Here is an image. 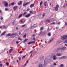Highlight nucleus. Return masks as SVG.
Wrapping results in <instances>:
<instances>
[{"label": "nucleus", "instance_id": "f257e3e1", "mask_svg": "<svg viewBox=\"0 0 67 67\" xmlns=\"http://www.w3.org/2000/svg\"><path fill=\"white\" fill-rule=\"evenodd\" d=\"M67 38V35H65L62 36L61 37V39L62 40H65Z\"/></svg>", "mask_w": 67, "mask_h": 67}, {"label": "nucleus", "instance_id": "f03ea898", "mask_svg": "<svg viewBox=\"0 0 67 67\" xmlns=\"http://www.w3.org/2000/svg\"><path fill=\"white\" fill-rule=\"evenodd\" d=\"M48 62L47 60L46 59H45L44 60V66H46L47 65V63H48Z\"/></svg>", "mask_w": 67, "mask_h": 67}, {"label": "nucleus", "instance_id": "7ed1b4c3", "mask_svg": "<svg viewBox=\"0 0 67 67\" xmlns=\"http://www.w3.org/2000/svg\"><path fill=\"white\" fill-rule=\"evenodd\" d=\"M30 2H27L26 3H24L23 4V7H25L26 5H28L29 4H30Z\"/></svg>", "mask_w": 67, "mask_h": 67}, {"label": "nucleus", "instance_id": "20e7f679", "mask_svg": "<svg viewBox=\"0 0 67 67\" xmlns=\"http://www.w3.org/2000/svg\"><path fill=\"white\" fill-rule=\"evenodd\" d=\"M53 59V60H56L57 59V57L56 55H53L52 57Z\"/></svg>", "mask_w": 67, "mask_h": 67}, {"label": "nucleus", "instance_id": "39448f33", "mask_svg": "<svg viewBox=\"0 0 67 67\" xmlns=\"http://www.w3.org/2000/svg\"><path fill=\"white\" fill-rule=\"evenodd\" d=\"M25 16L26 18H29V17H30V16H31V14L29 13Z\"/></svg>", "mask_w": 67, "mask_h": 67}, {"label": "nucleus", "instance_id": "423d86ee", "mask_svg": "<svg viewBox=\"0 0 67 67\" xmlns=\"http://www.w3.org/2000/svg\"><path fill=\"white\" fill-rule=\"evenodd\" d=\"M62 53H58L56 54V56H62Z\"/></svg>", "mask_w": 67, "mask_h": 67}, {"label": "nucleus", "instance_id": "0eeeda50", "mask_svg": "<svg viewBox=\"0 0 67 67\" xmlns=\"http://www.w3.org/2000/svg\"><path fill=\"white\" fill-rule=\"evenodd\" d=\"M61 48V51H64L66 49V47H63Z\"/></svg>", "mask_w": 67, "mask_h": 67}, {"label": "nucleus", "instance_id": "6e6552de", "mask_svg": "<svg viewBox=\"0 0 67 67\" xmlns=\"http://www.w3.org/2000/svg\"><path fill=\"white\" fill-rule=\"evenodd\" d=\"M32 43H34V44H35V42L34 41L28 43H27V44L30 45V44H32Z\"/></svg>", "mask_w": 67, "mask_h": 67}, {"label": "nucleus", "instance_id": "1a4fd4ad", "mask_svg": "<svg viewBox=\"0 0 67 67\" xmlns=\"http://www.w3.org/2000/svg\"><path fill=\"white\" fill-rule=\"evenodd\" d=\"M18 8V6H14L13 7V9L15 10V11L16 9H17V8Z\"/></svg>", "mask_w": 67, "mask_h": 67}, {"label": "nucleus", "instance_id": "9d476101", "mask_svg": "<svg viewBox=\"0 0 67 67\" xmlns=\"http://www.w3.org/2000/svg\"><path fill=\"white\" fill-rule=\"evenodd\" d=\"M47 1L44 2V5L45 7H46L47 6Z\"/></svg>", "mask_w": 67, "mask_h": 67}, {"label": "nucleus", "instance_id": "9b49d317", "mask_svg": "<svg viewBox=\"0 0 67 67\" xmlns=\"http://www.w3.org/2000/svg\"><path fill=\"white\" fill-rule=\"evenodd\" d=\"M22 2H23L22 1H20V2H19L18 3V4L19 5H21V4H22Z\"/></svg>", "mask_w": 67, "mask_h": 67}, {"label": "nucleus", "instance_id": "f8f14e48", "mask_svg": "<svg viewBox=\"0 0 67 67\" xmlns=\"http://www.w3.org/2000/svg\"><path fill=\"white\" fill-rule=\"evenodd\" d=\"M43 57H44L43 56H41L39 57V59L40 60H42V59L43 58Z\"/></svg>", "mask_w": 67, "mask_h": 67}, {"label": "nucleus", "instance_id": "ddd939ff", "mask_svg": "<svg viewBox=\"0 0 67 67\" xmlns=\"http://www.w3.org/2000/svg\"><path fill=\"white\" fill-rule=\"evenodd\" d=\"M33 7H34V4H31L30 5V8H32Z\"/></svg>", "mask_w": 67, "mask_h": 67}, {"label": "nucleus", "instance_id": "4468645a", "mask_svg": "<svg viewBox=\"0 0 67 67\" xmlns=\"http://www.w3.org/2000/svg\"><path fill=\"white\" fill-rule=\"evenodd\" d=\"M4 5L6 7H7L8 6V3L7 2H6L5 4Z\"/></svg>", "mask_w": 67, "mask_h": 67}, {"label": "nucleus", "instance_id": "2eb2a0df", "mask_svg": "<svg viewBox=\"0 0 67 67\" xmlns=\"http://www.w3.org/2000/svg\"><path fill=\"white\" fill-rule=\"evenodd\" d=\"M14 35L15 36H16V34L14 33V34H13L11 35V36H13V35Z\"/></svg>", "mask_w": 67, "mask_h": 67}, {"label": "nucleus", "instance_id": "dca6fc26", "mask_svg": "<svg viewBox=\"0 0 67 67\" xmlns=\"http://www.w3.org/2000/svg\"><path fill=\"white\" fill-rule=\"evenodd\" d=\"M62 59H66L67 58V57L66 56H63L62 57Z\"/></svg>", "mask_w": 67, "mask_h": 67}, {"label": "nucleus", "instance_id": "f3484780", "mask_svg": "<svg viewBox=\"0 0 67 67\" xmlns=\"http://www.w3.org/2000/svg\"><path fill=\"white\" fill-rule=\"evenodd\" d=\"M45 22H48V23H49L50 22V20H49L47 19L45 21Z\"/></svg>", "mask_w": 67, "mask_h": 67}, {"label": "nucleus", "instance_id": "a211bd4d", "mask_svg": "<svg viewBox=\"0 0 67 67\" xmlns=\"http://www.w3.org/2000/svg\"><path fill=\"white\" fill-rule=\"evenodd\" d=\"M26 13H27L26 12H25L23 14V16H25V15L26 14Z\"/></svg>", "mask_w": 67, "mask_h": 67}, {"label": "nucleus", "instance_id": "6ab92c4d", "mask_svg": "<svg viewBox=\"0 0 67 67\" xmlns=\"http://www.w3.org/2000/svg\"><path fill=\"white\" fill-rule=\"evenodd\" d=\"M11 34L9 33L8 34V35H6V36H11Z\"/></svg>", "mask_w": 67, "mask_h": 67}, {"label": "nucleus", "instance_id": "aec40b11", "mask_svg": "<svg viewBox=\"0 0 67 67\" xmlns=\"http://www.w3.org/2000/svg\"><path fill=\"white\" fill-rule=\"evenodd\" d=\"M22 15H23V14H21L19 16L18 18H21V17L22 16Z\"/></svg>", "mask_w": 67, "mask_h": 67}, {"label": "nucleus", "instance_id": "412c9836", "mask_svg": "<svg viewBox=\"0 0 67 67\" xmlns=\"http://www.w3.org/2000/svg\"><path fill=\"white\" fill-rule=\"evenodd\" d=\"M5 34V31H4V32L1 35V36H2V35H4Z\"/></svg>", "mask_w": 67, "mask_h": 67}, {"label": "nucleus", "instance_id": "4be33fe9", "mask_svg": "<svg viewBox=\"0 0 67 67\" xmlns=\"http://www.w3.org/2000/svg\"><path fill=\"white\" fill-rule=\"evenodd\" d=\"M36 27V26H31V27L30 28V29H32V28H33V27H34V28H35V27Z\"/></svg>", "mask_w": 67, "mask_h": 67}, {"label": "nucleus", "instance_id": "5701e85b", "mask_svg": "<svg viewBox=\"0 0 67 67\" xmlns=\"http://www.w3.org/2000/svg\"><path fill=\"white\" fill-rule=\"evenodd\" d=\"M38 67H43V64L39 65Z\"/></svg>", "mask_w": 67, "mask_h": 67}, {"label": "nucleus", "instance_id": "b1692460", "mask_svg": "<svg viewBox=\"0 0 67 67\" xmlns=\"http://www.w3.org/2000/svg\"><path fill=\"white\" fill-rule=\"evenodd\" d=\"M54 8H55V9L56 11H58V8L55 7Z\"/></svg>", "mask_w": 67, "mask_h": 67}, {"label": "nucleus", "instance_id": "393cba45", "mask_svg": "<svg viewBox=\"0 0 67 67\" xmlns=\"http://www.w3.org/2000/svg\"><path fill=\"white\" fill-rule=\"evenodd\" d=\"M44 27H41L40 28V30H43L44 29Z\"/></svg>", "mask_w": 67, "mask_h": 67}, {"label": "nucleus", "instance_id": "a878e982", "mask_svg": "<svg viewBox=\"0 0 67 67\" xmlns=\"http://www.w3.org/2000/svg\"><path fill=\"white\" fill-rule=\"evenodd\" d=\"M48 36H51V33H48Z\"/></svg>", "mask_w": 67, "mask_h": 67}, {"label": "nucleus", "instance_id": "bb28decb", "mask_svg": "<svg viewBox=\"0 0 67 67\" xmlns=\"http://www.w3.org/2000/svg\"><path fill=\"white\" fill-rule=\"evenodd\" d=\"M12 50H13V49H11L9 50V52L10 53H11V52L12 51Z\"/></svg>", "mask_w": 67, "mask_h": 67}, {"label": "nucleus", "instance_id": "cd10ccee", "mask_svg": "<svg viewBox=\"0 0 67 67\" xmlns=\"http://www.w3.org/2000/svg\"><path fill=\"white\" fill-rule=\"evenodd\" d=\"M60 67H64V65L62 64L60 65Z\"/></svg>", "mask_w": 67, "mask_h": 67}, {"label": "nucleus", "instance_id": "c85d7f7f", "mask_svg": "<svg viewBox=\"0 0 67 67\" xmlns=\"http://www.w3.org/2000/svg\"><path fill=\"white\" fill-rule=\"evenodd\" d=\"M53 39H51V40L50 41H49V42H48V43H51V42L52 41H53Z\"/></svg>", "mask_w": 67, "mask_h": 67}, {"label": "nucleus", "instance_id": "c756f323", "mask_svg": "<svg viewBox=\"0 0 67 67\" xmlns=\"http://www.w3.org/2000/svg\"><path fill=\"white\" fill-rule=\"evenodd\" d=\"M7 66H8L9 65V62H7L6 63Z\"/></svg>", "mask_w": 67, "mask_h": 67}, {"label": "nucleus", "instance_id": "7c9ffc66", "mask_svg": "<svg viewBox=\"0 0 67 67\" xmlns=\"http://www.w3.org/2000/svg\"><path fill=\"white\" fill-rule=\"evenodd\" d=\"M27 40H28V39H25L24 41V42H26V41H27Z\"/></svg>", "mask_w": 67, "mask_h": 67}, {"label": "nucleus", "instance_id": "2f4dec72", "mask_svg": "<svg viewBox=\"0 0 67 67\" xmlns=\"http://www.w3.org/2000/svg\"><path fill=\"white\" fill-rule=\"evenodd\" d=\"M5 11H8V10H9V8H6L5 9Z\"/></svg>", "mask_w": 67, "mask_h": 67}, {"label": "nucleus", "instance_id": "473e14b6", "mask_svg": "<svg viewBox=\"0 0 67 67\" xmlns=\"http://www.w3.org/2000/svg\"><path fill=\"white\" fill-rule=\"evenodd\" d=\"M14 4V2H13V3H12L10 4V5H13Z\"/></svg>", "mask_w": 67, "mask_h": 67}, {"label": "nucleus", "instance_id": "72a5a7b5", "mask_svg": "<svg viewBox=\"0 0 67 67\" xmlns=\"http://www.w3.org/2000/svg\"><path fill=\"white\" fill-rule=\"evenodd\" d=\"M61 48H58L57 49V50L58 51H59V50H61Z\"/></svg>", "mask_w": 67, "mask_h": 67}, {"label": "nucleus", "instance_id": "f704fd0d", "mask_svg": "<svg viewBox=\"0 0 67 67\" xmlns=\"http://www.w3.org/2000/svg\"><path fill=\"white\" fill-rule=\"evenodd\" d=\"M29 63V60H27L25 63L26 65H27V64Z\"/></svg>", "mask_w": 67, "mask_h": 67}, {"label": "nucleus", "instance_id": "c9c22d12", "mask_svg": "<svg viewBox=\"0 0 67 67\" xmlns=\"http://www.w3.org/2000/svg\"><path fill=\"white\" fill-rule=\"evenodd\" d=\"M49 59L50 60H52V57H50V58Z\"/></svg>", "mask_w": 67, "mask_h": 67}, {"label": "nucleus", "instance_id": "e433bc0d", "mask_svg": "<svg viewBox=\"0 0 67 67\" xmlns=\"http://www.w3.org/2000/svg\"><path fill=\"white\" fill-rule=\"evenodd\" d=\"M42 3H43V2H42V1L40 3V5H42Z\"/></svg>", "mask_w": 67, "mask_h": 67}, {"label": "nucleus", "instance_id": "4c0bfd02", "mask_svg": "<svg viewBox=\"0 0 67 67\" xmlns=\"http://www.w3.org/2000/svg\"><path fill=\"white\" fill-rule=\"evenodd\" d=\"M45 15V13H43L42 15V16L43 17Z\"/></svg>", "mask_w": 67, "mask_h": 67}, {"label": "nucleus", "instance_id": "58836bf2", "mask_svg": "<svg viewBox=\"0 0 67 67\" xmlns=\"http://www.w3.org/2000/svg\"><path fill=\"white\" fill-rule=\"evenodd\" d=\"M51 24H54L55 25V24H55V22L52 23H51Z\"/></svg>", "mask_w": 67, "mask_h": 67}, {"label": "nucleus", "instance_id": "ea45409f", "mask_svg": "<svg viewBox=\"0 0 67 67\" xmlns=\"http://www.w3.org/2000/svg\"><path fill=\"white\" fill-rule=\"evenodd\" d=\"M58 7H59V5H57L55 7L57 8H58Z\"/></svg>", "mask_w": 67, "mask_h": 67}, {"label": "nucleus", "instance_id": "a19ab883", "mask_svg": "<svg viewBox=\"0 0 67 67\" xmlns=\"http://www.w3.org/2000/svg\"><path fill=\"white\" fill-rule=\"evenodd\" d=\"M18 40H20V41H22V39L20 38H18Z\"/></svg>", "mask_w": 67, "mask_h": 67}, {"label": "nucleus", "instance_id": "79ce46f5", "mask_svg": "<svg viewBox=\"0 0 67 67\" xmlns=\"http://www.w3.org/2000/svg\"><path fill=\"white\" fill-rule=\"evenodd\" d=\"M31 14H33V12L32 11H31L29 12Z\"/></svg>", "mask_w": 67, "mask_h": 67}, {"label": "nucleus", "instance_id": "37998d69", "mask_svg": "<svg viewBox=\"0 0 67 67\" xmlns=\"http://www.w3.org/2000/svg\"><path fill=\"white\" fill-rule=\"evenodd\" d=\"M57 43H58V44H59V43H60V41H57Z\"/></svg>", "mask_w": 67, "mask_h": 67}, {"label": "nucleus", "instance_id": "c03bdc74", "mask_svg": "<svg viewBox=\"0 0 67 67\" xmlns=\"http://www.w3.org/2000/svg\"><path fill=\"white\" fill-rule=\"evenodd\" d=\"M54 65L53 64H52V65H51V67H54Z\"/></svg>", "mask_w": 67, "mask_h": 67}, {"label": "nucleus", "instance_id": "a18cd8bd", "mask_svg": "<svg viewBox=\"0 0 67 67\" xmlns=\"http://www.w3.org/2000/svg\"><path fill=\"white\" fill-rule=\"evenodd\" d=\"M22 52H23L22 51H20L19 52V53H20V54H22Z\"/></svg>", "mask_w": 67, "mask_h": 67}, {"label": "nucleus", "instance_id": "49530a36", "mask_svg": "<svg viewBox=\"0 0 67 67\" xmlns=\"http://www.w3.org/2000/svg\"><path fill=\"white\" fill-rule=\"evenodd\" d=\"M26 11H30V8H28L26 10Z\"/></svg>", "mask_w": 67, "mask_h": 67}, {"label": "nucleus", "instance_id": "de8ad7c7", "mask_svg": "<svg viewBox=\"0 0 67 67\" xmlns=\"http://www.w3.org/2000/svg\"><path fill=\"white\" fill-rule=\"evenodd\" d=\"M3 29H4V28H5L6 27H5V26L4 25V26H3Z\"/></svg>", "mask_w": 67, "mask_h": 67}, {"label": "nucleus", "instance_id": "09e8293b", "mask_svg": "<svg viewBox=\"0 0 67 67\" xmlns=\"http://www.w3.org/2000/svg\"><path fill=\"white\" fill-rule=\"evenodd\" d=\"M26 56V55H25V56H23L22 57V58H25V56Z\"/></svg>", "mask_w": 67, "mask_h": 67}, {"label": "nucleus", "instance_id": "8fccbe9b", "mask_svg": "<svg viewBox=\"0 0 67 67\" xmlns=\"http://www.w3.org/2000/svg\"><path fill=\"white\" fill-rule=\"evenodd\" d=\"M23 38H25L26 37V35H25L23 37Z\"/></svg>", "mask_w": 67, "mask_h": 67}, {"label": "nucleus", "instance_id": "3c124183", "mask_svg": "<svg viewBox=\"0 0 67 67\" xmlns=\"http://www.w3.org/2000/svg\"><path fill=\"white\" fill-rule=\"evenodd\" d=\"M63 59L62 57H60L59 58V59Z\"/></svg>", "mask_w": 67, "mask_h": 67}, {"label": "nucleus", "instance_id": "603ef678", "mask_svg": "<svg viewBox=\"0 0 67 67\" xmlns=\"http://www.w3.org/2000/svg\"><path fill=\"white\" fill-rule=\"evenodd\" d=\"M32 40H33L34 41H35V38H33Z\"/></svg>", "mask_w": 67, "mask_h": 67}, {"label": "nucleus", "instance_id": "864d4df0", "mask_svg": "<svg viewBox=\"0 0 67 67\" xmlns=\"http://www.w3.org/2000/svg\"><path fill=\"white\" fill-rule=\"evenodd\" d=\"M53 64L54 65V66H56V65H57V64H56V63H54Z\"/></svg>", "mask_w": 67, "mask_h": 67}, {"label": "nucleus", "instance_id": "5fc2aeb1", "mask_svg": "<svg viewBox=\"0 0 67 67\" xmlns=\"http://www.w3.org/2000/svg\"><path fill=\"white\" fill-rule=\"evenodd\" d=\"M19 42L18 41H16V44H19Z\"/></svg>", "mask_w": 67, "mask_h": 67}, {"label": "nucleus", "instance_id": "6e6d98bb", "mask_svg": "<svg viewBox=\"0 0 67 67\" xmlns=\"http://www.w3.org/2000/svg\"><path fill=\"white\" fill-rule=\"evenodd\" d=\"M25 26V25H22V27H24Z\"/></svg>", "mask_w": 67, "mask_h": 67}, {"label": "nucleus", "instance_id": "4d7b16f0", "mask_svg": "<svg viewBox=\"0 0 67 67\" xmlns=\"http://www.w3.org/2000/svg\"><path fill=\"white\" fill-rule=\"evenodd\" d=\"M32 36L33 37H35V35H33Z\"/></svg>", "mask_w": 67, "mask_h": 67}, {"label": "nucleus", "instance_id": "13d9d810", "mask_svg": "<svg viewBox=\"0 0 67 67\" xmlns=\"http://www.w3.org/2000/svg\"><path fill=\"white\" fill-rule=\"evenodd\" d=\"M27 64H26L25 63V64L23 66L24 67H25V66H26V65Z\"/></svg>", "mask_w": 67, "mask_h": 67}, {"label": "nucleus", "instance_id": "bf43d9fd", "mask_svg": "<svg viewBox=\"0 0 67 67\" xmlns=\"http://www.w3.org/2000/svg\"><path fill=\"white\" fill-rule=\"evenodd\" d=\"M18 58L19 59V60H20L21 59V58L20 57H18Z\"/></svg>", "mask_w": 67, "mask_h": 67}, {"label": "nucleus", "instance_id": "052dcab7", "mask_svg": "<svg viewBox=\"0 0 67 67\" xmlns=\"http://www.w3.org/2000/svg\"><path fill=\"white\" fill-rule=\"evenodd\" d=\"M32 52H33V51H30V54H32Z\"/></svg>", "mask_w": 67, "mask_h": 67}, {"label": "nucleus", "instance_id": "680f3d73", "mask_svg": "<svg viewBox=\"0 0 67 67\" xmlns=\"http://www.w3.org/2000/svg\"><path fill=\"white\" fill-rule=\"evenodd\" d=\"M59 28V27H56V29H58Z\"/></svg>", "mask_w": 67, "mask_h": 67}, {"label": "nucleus", "instance_id": "e2e57ef3", "mask_svg": "<svg viewBox=\"0 0 67 67\" xmlns=\"http://www.w3.org/2000/svg\"><path fill=\"white\" fill-rule=\"evenodd\" d=\"M65 25H67V22L65 23Z\"/></svg>", "mask_w": 67, "mask_h": 67}, {"label": "nucleus", "instance_id": "0e129e2a", "mask_svg": "<svg viewBox=\"0 0 67 67\" xmlns=\"http://www.w3.org/2000/svg\"><path fill=\"white\" fill-rule=\"evenodd\" d=\"M0 67H2V64H0Z\"/></svg>", "mask_w": 67, "mask_h": 67}, {"label": "nucleus", "instance_id": "69168bd1", "mask_svg": "<svg viewBox=\"0 0 67 67\" xmlns=\"http://www.w3.org/2000/svg\"><path fill=\"white\" fill-rule=\"evenodd\" d=\"M21 32H20L19 33V35H21Z\"/></svg>", "mask_w": 67, "mask_h": 67}, {"label": "nucleus", "instance_id": "338daca9", "mask_svg": "<svg viewBox=\"0 0 67 67\" xmlns=\"http://www.w3.org/2000/svg\"><path fill=\"white\" fill-rule=\"evenodd\" d=\"M20 21L21 22V23H22L23 21L22 20H20Z\"/></svg>", "mask_w": 67, "mask_h": 67}, {"label": "nucleus", "instance_id": "774afa93", "mask_svg": "<svg viewBox=\"0 0 67 67\" xmlns=\"http://www.w3.org/2000/svg\"><path fill=\"white\" fill-rule=\"evenodd\" d=\"M0 29H2V26H0Z\"/></svg>", "mask_w": 67, "mask_h": 67}]
</instances>
